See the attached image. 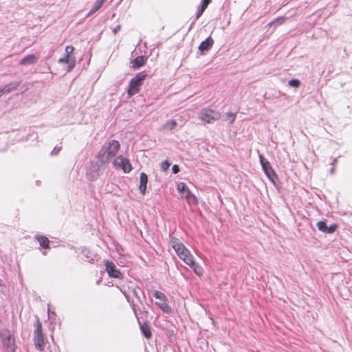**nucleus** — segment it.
Returning a JSON list of instances; mask_svg holds the SVG:
<instances>
[{"instance_id": "1", "label": "nucleus", "mask_w": 352, "mask_h": 352, "mask_svg": "<svg viewBox=\"0 0 352 352\" xmlns=\"http://www.w3.org/2000/svg\"><path fill=\"white\" fill-rule=\"evenodd\" d=\"M170 243L179 258L188 265L197 276H202L203 269L195 262L190 250L177 239H171Z\"/></svg>"}, {"instance_id": "2", "label": "nucleus", "mask_w": 352, "mask_h": 352, "mask_svg": "<svg viewBox=\"0 0 352 352\" xmlns=\"http://www.w3.org/2000/svg\"><path fill=\"white\" fill-rule=\"evenodd\" d=\"M120 148V144L118 141L112 140L109 141L107 145L102 146L98 153L99 160L101 164L107 163L111 159L113 158Z\"/></svg>"}, {"instance_id": "3", "label": "nucleus", "mask_w": 352, "mask_h": 352, "mask_svg": "<svg viewBox=\"0 0 352 352\" xmlns=\"http://www.w3.org/2000/svg\"><path fill=\"white\" fill-rule=\"evenodd\" d=\"M146 77L147 74L146 73L143 72H139L130 80L127 89V94L129 97L137 94L140 91L141 87Z\"/></svg>"}, {"instance_id": "4", "label": "nucleus", "mask_w": 352, "mask_h": 352, "mask_svg": "<svg viewBox=\"0 0 352 352\" xmlns=\"http://www.w3.org/2000/svg\"><path fill=\"white\" fill-rule=\"evenodd\" d=\"M34 342L36 349L43 351L45 345V336L43 333L42 324L39 319L37 318L34 324Z\"/></svg>"}, {"instance_id": "5", "label": "nucleus", "mask_w": 352, "mask_h": 352, "mask_svg": "<svg viewBox=\"0 0 352 352\" xmlns=\"http://www.w3.org/2000/svg\"><path fill=\"white\" fill-rule=\"evenodd\" d=\"M221 118V113L219 111H214L210 108H203L199 113V119L204 124H210Z\"/></svg>"}, {"instance_id": "6", "label": "nucleus", "mask_w": 352, "mask_h": 352, "mask_svg": "<svg viewBox=\"0 0 352 352\" xmlns=\"http://www.w3.org/2000/svg\"><path fill=\"white\" fill-rule=\"evenodd\" d=\"M177 190L183 198H184L188 204L197 205L198 201L197 197L191 193L187 186L184 182L177 184Z\"/></svg>"}, {"instance_id": "7", "label": "nucleus", "mask_w": 352, "mask_h": 352, "mask_svg": "<svg viewBox=\"0 0 352 352\" xmlns=\"http://www.w3.org/2000/svg\"><path fill=\"white\" fill-rule=\"evenodd\" d=\"M0 337L3 346L9 352H14L16 349L15 340L14 336L8 331L1 332Z\"/></svg>"}, {"instance_id": "8", "label": "nucleus", "mask_w": 352, "mask_h": 352, "mask_svg": "<svg viewBox=\"0 0 352 352\" xmlns=\"http://www.w3.org/2000/svg\"><path fill=\"white\" fill-rule=\"evenodd\" d=\"M113 164L115 168H121L126 173L131 172L132 170V166L129 160L122 156L116 158Z\"/></svg>"}, {"instance_id": "9", "label": "nucleus", "mask_w": 352, "mask_h": 352, "mask_svg": "<svg viewBox=\"0 0 352 352\" xmlns=\"http://www.w3.org/2000/svg\"><path fill=\"white\" fill-rule=\"evenodd\" d=\"M106 270L110 277L115 278H120L121 272L116 268V265L109 261H105Z\"/></svg>"}, {"instance_id": "10", "label": "nucleus", "mask_w": 352, "mask_h": 352, "mask_svg": "<svg viewBox=\"0 0 352 352\" xmlns=\"http://www.w3.org/2000/svg\"><path fill=\"white\" fill-rule=\"evenodd\" d=\"M259 160L265 174L270 179H272V177L275 175V172L270 163L261 154L259 155Z\"/></svg>"}, {"instance_id": "11", "label": "nucleus", "mask_w": 352, "mask_h": 352, "mask_svg": "<svg viewBox=\"0 0 352 352\" xmlns=\"http://www.w3.org/2000/svg\"><path fill=\"white\" fill-rule=\"evenodd\" d=\"M58 63L67 65V71L70 72L76 65V57L65 54L63 57L58 59Z\"/></svg>"}, {"instance_id": "12", "label": "nucleus", "mask_w": 352, "mask_h": 352, "mask_svg": "<svg viewBox=\"0 0 352 352\" xmlns=\"http://www.w3.org/2000/svg\"><path fill=\"white\" fill-rule=\"evenodd\" d=\"M213 45L214 40L211 36H209L200 43L199 50L201 52H204L205 51H208L213 46Z\"/></svg>"}, {"instance_id": "13", "label": "nucleus", "mask_w": 352, "mask_h": 352, "mask_svg": "<svg viewBox=\"0 0 352 352\" xmlns=\"http://www.w3.org/2000/svg\"><path fill=\"white\" fill-rule=\"evenodd\" d=\"M20 83L21 82H12L5 85L3 88L0 89V91L1 92V96H2L3 94H8L16 90L19 86Z\"/></svg>"}, {"instance_id": "14", "label": "nucleus", "mask_w": 352, "mask_h": 352, "mask_svg": "<svg viewBox=\"0 0 352 352\" xmlns=\"http://www.w3.org/2000/svg\"><path fill=\"white\" fill-rule=\"evenodd\" d=\"M147 60V57L144 56H139L137 58H134L131 61V67L133 69H138L143 66Z\"/></svg>"}, {"instance_id": "15", "label": "nucleus", "mask_w": 352, "mask_h": 352, "mask_svg": "<svg viewBox=\"0 0 352 352\" xmlns=\"http://www.w3.org/2000/svg\"><path fill=\"white\" fill-rule=\"evenodd\" d=\"M147 182H148L147 175L144 173H142L140 174L139 189L143 195H144L146 194Z\"/></svg>"}, {"instance_id": "16", "label": "nucleus", "mask_w": 352, "mask_h": 352, "mask_svg": "<svg viewBox=\"0 0 352 352\" xmlns=\"http://www.w3.org/2000/svg\"><path fill=\"white\" fill-rule=\"evenodd\" d=\"M38 60V57L34 55V54H29L28 56H26L25 57H24L23 58H22L20 62H19V64L21 65H32V64H34Z\"/></svg>"}, {"instance_id": "17", "label": "nucleus", "mask_w": 352, "mask_h": 352, "mask_svg": "<svg viewBox=\"0 0 352 352\" xmlns=\"http://www.w3.org/2000/svg\"><path fill=\"white\" fill-rule=\"evenodd\" d=\"M155 305L161 309L164 313L166 314H171L172 313V309L167 303V300H162L160 302H156Z\"/></svg>"}, {"instance_id": "18", "label": "nucleus", "mask_w": 352, "mask_h": 352, "mask_svg": "<svg viewBox=\"0 0 352 352\" xmlns=\"http://www.w3.org/2000/svg\"><path fill=\"white\" fill-rule=\"evenodd\" d=\"M140 329L142 333L146 339H150L151 338L152 333L149 325L146 322H144V324L140 325Z\"/></svg>"}, {"instance_id": "19", "label": "nucleus", "mask_w": 352, "mask_h": 352, "mask_svg": "<svg viewBox=\"0 0 352 352\" xmlns=\"http://www.w3.org/2000/svg\"><path fill=\"white\" fill-rule=\"evenodd\" d=\"M36 239L39 242L40 245L42 246L43 248H50V241L47 237L45 236L37 235L36 236Z\"/></svg>"}, {"instance_id": "20", "label": "nucleus", "mask_w": 352, "mask_h": 352, "mask_svg": "<svg viewBox=\"0 0 352 352\" xmlns=\"http://www.w3.org/2000/svg\"><path fill=\"white\" fill-rule=\"evenodd\" d=\"M105 1L106 0H97L94 3V6L92 7V8L89 12L87 16H91V14L97 12L102 7V6Z\"/></svg>"}, {"instance_id": "21", "label": "nucleus", "mask_w": 352, "mask_h": 352, "mask_svg": "<svg viewBox=\"0 0 352 352\" xmlns=\"http://www.w3.org/2000/svg\"><path fill=\"white\" fill-rule=\"evenodd\" d=\"M177 126V122L175 120H170L166 122L163 128L168 130H173Z\"/></svg>"}, {"instance_id": "22", "label": "nucleus", "mask_w": 352, "mask_h": 352, "mask_svg": "<svg viewBox=\"0 0 352 352\" xmlns=\"http://www.w3.org/2000/svg\"><path fill=\"white\" fill-rule=\"evenodd\" d=\"M317 226V228L318 229L325 233L326 231H327V226L326 225V221H318L316 224Z\"/></svg>"}, {"instance_id": "23", "label": "nucleus", "mask_w": 352, "mask_h": 352, "mask_svg": "<svg viewBox=\"0 0 352 352\" xmlns=\"http://www.w3.org/2000/svg\"><path fill=\"white\" fill-rule=\"evenodd\" d=\"M153 296L156 298L160 299L161 301L167 300L166 296L162 292H161L160 291H155Z\"/></svg>"}, {"instance_id": "24", "label": "nucleus", "mask_w": 352, "mask_h": 352, "mask_svg": "<svg viewBox=\"0 0 352 352\" xmlns=\"http://www.w3.org/2000/svg\"><path fill=\"white\" fill-rule=\"evenodd\" d=\"M288 85L290 87L298 88L300 85V82L298 79H292L289 81Z\"/></svg>"}, {"instance_id": "25", "label": "nucleus", "mask_w": 352, "mask_h": 352, "mask_svg": "<svg viewBox=\"0 0 352 352\" xmlns=\"http://www.w3.org/2000/svg\"><path fill=\"white\" fill-rule=\"evenodd\" d=\"M338 226L337 224H332L330 226H327L326 234H332L338 229Z\"/></svg>"}, {"instance_id": "26", "label": "nucleus", "mask_w": 352, "mask_h": 352, "mask_svg": "<svg viewBox=\"0 0 352 352\" xmlns=\"http://www.w3.org/2000/svg\"><path fill=\"white\" fill-rule=\"evenodd\" d=\"M74 47L72 45H67L65 47V54L66 55L69 56H74Z\"/></svg>"}, {"instance_id": "27", "label": "nucleus", "mask_w": 352, "mask_h": 352, "mask_svg": "<svg viewBox=\"0 0 352 352\" xmlns=\"http://www.w3.org/2000/svg\"><path fill=\"white\" fill-rule=\"evenodd\" d=\"M228 119L230 120V123L232 124L236 119V113H228L226 114Z\"/></svg>"}, {"instance_id": "28", "label": "nucleus", "mask_w": 352, "mask_h": 352, "mask_svg": "<svg viewBox=\"0 0 352 352\" xmlns=\"http://www.w3.org/2000/svg\"><path fill=\"white\" fill-rule=\"evenodd\" d=\"M170 164L168 161H164L161 164V169L166 171L170 166Z\"/></svg>"}, {"instance_id": "29", "label": "nucleus", "mask_w": 352, "mask_h": 352, "mask_svg": "<svg viewBox=\"0 0 352 352\" xmlns=\"http://www.w3.org/2000/svg\"><path fill=\"white\" fill-rule=\"evenodd\" d=\"M205 10L206 9L204 8H202L201 6L198 8V10L197 11L196 13V19H198L202 15Z\"/></svg>"}, {"instance_id": "30", "label": "nucleus", "mask_w": 352, "mask_h": 352, "mask_svg": "<svg viewBox=\"0 0 352 352\" xmlns=\"http://www.w3.org/2000/svg\"><path fill=\"white\" fill-rule=\"evenodd\" d=\"M212 0H202L201 7L207 8L208 6L211 3Z\"/></svg>"}, {"instance_id": "31", "label": "nucleus", "mask_w": 352, "mask_h": 352, "mask_svg": "<svg viewBox=\"0 0 352 352\" xmlns=\"http://www.w3.org/2000/svg\"><path fill=\"white\" fill-rule=\"evenodd\" d=\"M172 170H173V173L176 174L179 172V167L178 165L175 164L173 166Z\"/></svg>"}, {"instance_id": "32", "label": "nucleus", "mask_w": 352, "mask_h": 352, "mask_svg": "<svg viewBox=\"0 0 352 352\" xmlns=\"http://www.w3.org/2000/svg\"><path fill=\"white\" fill-rule=\"evenodd\" d=\"M285 18H284V17H279V18L275 19L274 21H273L272 22V23H274L275 22H280V23H283L285 22Z\"/></svg>"}, {"instance_id": "33", "label": "nucleus", "mask_w": 352, "mask_h": 352, "mask_svg": "<svg viewBox=\"0 0 352 352\" xmlns=\"http://www.w3.org/2000/svg\"><path fill=\"white\" fill-rule=\"evenodd\" d=\"M121 28V26L120 25H118L113 30V32L114 34H116Z\"/></svg>"}, {"instance_id": "34", "label": "nucleus", "mask_w": 352, "mask_h": 352, "mask_svg": "<svg viewBox=\"0 0 352 352\" xmlns=\"http://www.w3.org/2000/svg\"><path fill=\"white\" fill-rule=\"evenodd\" d=\"M132 292H133V295H134V296H137V297H138V294H137V292H136L135 289H133V291H132Z\"/></svg>"}, {"instance_id": "35", "label": "nucleus", "mask_w": 352, "mask_h": 352, "mask_svg": "<svg viewBox=\"0 0 352 352\" xmlns=\"http://www.w3.org/2000/svg\"><path fill=\"white\" fill-rule=\"evenodd\" d=\"M123 294H124V295L125 296L126 298H129L128 295L126 294V292H123Z\"/></svg>"}]
</instances>
